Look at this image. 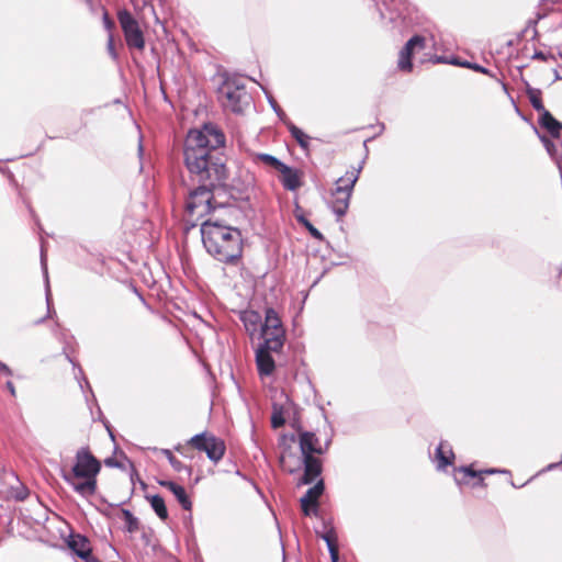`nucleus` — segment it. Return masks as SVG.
I'll list each match as a JSON object with an SVG mask.
<instances>
[{
	"label": "nucleus",
	"mask_w": 562,
	"mask_h": 562,
	"mask_svg": "<svg viewBox=\"0 0 562 562\" xmlns=\"http://www.w3.org/2000/svg\"><path fill=\"white\" fill-rule=\"evenodd\" d=\"M0 371L2 373H4L7 376H12L13 375V372L12 370L9 368V366H7L4 362H2L0 360Z\"/></svg>",
	"instance_id": "37998d69"
},
{
	"label": "nucleus",
	"mask_w": 562,
	"mask_h": 562,
	"mask_svg": "<svg viewBox=\"0 0 562 562\" xmlns=\"http://www.w3.org/2000/svg\"><path fill=\"white\" fill-rule=\"evenodd\" d=\"M561 465H562V459H561Z\"/></svg>",
	"instance_id": "69168bd1"
},
{
	"label": "nucleus",
	"mask_w": 562,
	"mask_h": 562,
	"mask_svg": "<svg viewBox=\"0 0 562 562\" xmlns=\"http://www.w3.org/2000/svg\"><path fill=\"white\" fill-rule=\"evenodd\" d=\"M538 124L546 130L552 138H560L562 132V123L557 120L550 111H546L539 115Z\"/></svg>",
	"instance_id": "aec40b11"
},
{
	"label": "nucleus",
	"mask_w": 562,
	"mask_h": 562,
	"mask_svg": "<svg viewBox=\"0 0 562 562\" xmlns=\"http://www.w3.org/2000/svg\"><path fill=\"white\" fill-rule=\"evenodd\" d=\"M143 150H144L143 145H142V143H139V145H138V154L142 155Z\"/></svg>",
	"instance_id": "052dcab7"
},
{
	"label": "nucleus",
	"mask_w": 562,
	"mask_h": 562,
	"mask_svg": "<svg viewBox=\"0 0 562 562\" xmlns=\"http://www.w3.org/2000/svg\"><path fill=\"white\" fill-rule=\"evenodd\" d=\"M425 37L422 35L412 36L400 50L397 67L402 71L409 72L413 69L412 57L415 48H424Z\"/></svg>",
	"instance_id": "ddd939ff"
},
{
	"label": "nucleus",
	"mask_w": 562,
	"mask_h": 562,
	"mask_svg": "<svg viewBox=\"0 0 562 562\" xmlns=\"http://www.w3.org/2000/svg\"><path fill=\"white\" fill-rule=\"evenodd\" d=\"M450 65H456V66H461V67H465V68H470L476 72H481V74H484V75H488L491 76V70L482 65H479L476 63H471V61H468V60H461L460 58L458 57H452L451 60L449 61Z\"/></svg>",
	"instance_id": "c85d7f7f"
},
{
	"label": "nucleus",
	"mask_w": 562,
	"mask_h": 562,
	"mask_svg": "<svg viewBox=\"0 0 562 562\" xmlns=\"http://www.w3.org/2000/svg\"><path fill=\"white\" fill-rule=\"evenodd\" d=\"M532 59L543 60L548 59L547 55L541 50H536L532 55Z\"/></svg>",
	"instance_id": "a18cd8bd"
},
{
	"label": "nucleus",
	"mask_w": 562,
	"mask_h": 562,
	"mask_svg": "<svg viewBox=\"0 0 562 562\" xmlns=\"http://www.w3.org/2000/svg\"><path fill=\"white\" fill-rule=\"evenodd\" d=\"M5 387H7V390L10 392V394H11L12 396H15V394H16V393H15V386H14V384H13V382H12V381H7V383H5Z\"/></svg>",
	"instance_id": "3c124183"
},
{
	"label": "nucleus",
	"mask_w": 562,
	"mask_h": 562,
	"mask_svg": "<svg viewBox=\"0 0 562 562\" xmlns=\"http://www.w3.org/2000/svg\"><path fill=\"white\" fill-rule=\"evenodd\" d=\"M285 424V418H284V415H283V409L281 406H276L273 407V412H272V415H271V427L273 429H278V428H281L282 426H284Z\"/></svg>",
	"instance_id": "72a5a7b5"
},
{
	"label": "nucleus",
	"mask_w": 562,
	"mask_h": 562,
	"mask_svg": "<svg viewBox=\"0 0 562 562\" xmlns=\"http://www.w3.org/2000/svg\"><path fill=\"white\" fill-rule=\"evenodd\" d=\"M87 4L90 7V10L94 12V1L93 0H86Z\"/></svg>",
	"instance_id": "13d9d810"
},
{
	"label": "nucleus",
	"mask_w": 562,
	"mask_h": 562,
	"mask_svg": "<svg viewBox=\"0 0 562 562\" xmlns=\"http://www.w3.org/2000/svg\"><path fill=\"white\" fill-rule=\"evenodd\" d=\"M323 532L315 530L316 536L322 538L326 542L327 549H329V546H338L337 533L334 526L330 522L323 521Z\"/></svg>",
	"instance_id": "cd10ccee"
},
{
	"label": "nucleus",
	"mask_w": 562,
	"mask_h": 562,
	"mask_svg": "<svg viewBox=\"0 0 562 562\" xmlns=\"http://www.w3.org/2000/svg\"><path fill=\"white\" fill-rule=\"evenodd\" d=\"M526 93H527L530 104L539 113V115L542 114L543 112L548 111L543 105V102L541 99L542 92L540 89L532 88L529 83H527Z\"/></svg>",
	"instance_id": "a878e982"
},
{
	"label": "nucleus",
	"mask_w": 562,
	"mask_h": 562,
	"mask_svg": "<svg viewBox=\"0 0 562 562\" xmlns=\"http://www.w3.org/2000/svg\"><path fill=\"white\" fill-rule=\"evenodd\" d=\"M128 462H130L131 470H132V471H131V481H132V483L134 484V481H136V477H137V480H138L139 477H138L137 471H136V469H135V467H134V463H133L132 461H130V460H128Z\"/></svg>",
	"instance_id": "49530a36"
},
{
	"label": "nucleus",
	"mask_w": 562,
	"mask_h": 562,
	"mask_svg": "<svg viewBox=\"0 0 562 562\" xmlns=\"http://www.w3.org/2000/svg\"><path fill=\"white\" fill-rule=\"evenodd\" d=\"M435 460L437 461V470H445L447 467L453 463L454 453L448 442H439L435 450Z\"/></svg>",
	"instance_id": "412c9836"
},
{
	"label": "nucleus",
	"mask_w": 562,
	"mask_h": 562,
	"mask_svg": "<svg viewBox=\"0 0 562 562\" xmlns=\"http://www.w3.org/2000/svg\"><path fill=\"white\" fill-rule=\"evenodd\" d=\"M164 453L165 456L167 457L170 465L172 467V469L177 472H186L188 475H191L192 473V468L190 465H187L184 463H182L179 459H177L172 452L168 449L164 450Z\"/></svg>",
	"instance_id": "c756f323"
},
{
	"label": "nucleus",
	"mask_w": 562,
	"mask_h": 562,
	"mask_svg": "<svg viewBox=\"0 0 562 562\" xmlns=\"http://www.w3.org/2000/svg\"><path fill=\"white\" fill-rule=\"evenodd\" d=\"M483 471V474H495V473H509L508 470H499V469H485V470H482Z\"/></svg>",
	"instance_id": "de8ad7c7"
},
{
	"label": "nucleus",
	"mask_w": 562,
	"mask_h": 562,
	"mask_svg": "<svg viewBox=\"0 0 562 562\" xmlns=\"http://www.w3.org/2000/svg\"><path fill=\"white\" fill-rule=\"evenodd\" d=\"M102 9V12H103V15H102V20H103V25L105 27V30H108L109 32H111L114 27V21L110 18L108 11L101 7Z\"/></svg>",
	"instance_id": "4c0bfd02"
},
{
	"label": "nucleus",
	"mask_w": 562,
	"mask_h": 562,
	"mask_svg": "<svg viewBox=\"0 0 562 562\" xmlns=\"http://www.w3.org/2000/svg\"><path fill=\"white\" fill-rule=\"evenodd\" d=\"M458 471L472 479L483 474V471H476L472 468V465H462L458 469Z\"/></svg>",
	"instance_id": "c9c22d12"
},
{
	"label": "nucleus",
	"mask_w": 562,
	"mask_h": 562,
	"mask_svg": "<svg viewBox=\"0 0 562 562\" xmlns=\"http://www.w3.org/2000/svg\"><path fill=\"white\" fill-rule=\"evenodd\" d=\"M122 516L126 524L125 530L130 533H134L139 529V520L133 515L130 509H122Z\"/></svg>",
	"instance_id": "7c9ffc66"
},
{
	"label": "nucleus",
	"mask_w": 562,
	"mask_h": 562,
	"mask_svg": "<svg viewBox=\"0 0 562 562\" xmlns=\"http://www.w3.org/2000/svg\"><path fill=\"white\" fill-rule=\"evenodd\" d=\"M454 481H456V483H457V484H459V485H460V484H467V483H468L464 479H459V477H457V476L454 477Z\"/></svg>",
	"instance_id": "bf43d9fd"
},
{
	"label": "nucleus",
	"mask_w": 562,
	"mask_h": 562,
	"mask_svg": "<svg viewBox=\"0 0 562 562\" xmlns=\"http://www.w3.org/2000/svg\"><path fill=\"white\" fill-rule=\"evenodd\" d=\"M108 52L110 54V56L113 58V59H117V53L115 50V47H114V42H113V36L112 34L109 35V40H108Z\"/></svg>",
	"instance_id": "58836bf2"
},
{
	"label": "nucleus",
	"mask_w": 562,
	"mask_h": 562,
	"mask_svg": "<svg viewBox=\"0 0 562 562\" xmlns=\"http://www.w3.org/2000/svg\"><path fill=\"white\" fill-rule=\"evenodd\" d=\"M294 216L299 224H301L308 233L310 235L319 240H325L324 235L321 233L318 228H316L303 214L301 206L296 203L295 210H294Z\"/></svg>",
	"instance_id": "5701e85b"
},
{
	"label": "nucleus",
	"mask_w": 562,
	"mask_h": 562,
	"mask_svg": "<svg viewBox=\"0 0 562 562\" xmlns=\"http://www.w3.org/2000/svg\"><path fill=\"white\" fill-rule=\"evenodd\" d=\"M266 341H261L256 349V364L259 375L268 376L272 374L276 369V361L272 352H280L283 347L272 348L273 345L267 346Z\"/></svg>",
	"instance_id": "9b49d317"
},
{
	"label": "nucleus",
	"mask_w": 562,
	"mask_h": 562,
	"mask_svg": "<svg viewBox=\"0 0 562 562\" xmlns=\"http://www.w3.org/2000/svg\"><path fill=\"white\" fill-rule=\"evenodd\" d=\"M27 496H29V490L23 485L16 487L13 492V497L20 502L25 501L27 498Z\"/></svg>",
	"instance_id": "e433bc0d"
},
{
	"label": "nucleus",
	"mask_w": 562,
	"mask_h": 562,
	"mask_svg": "<svg viewBox=\"0 0 562 562\" xmlns=\"http://www.w3.org/2000/svg\"><path fill=\"white\" fill-rule=\"evenodd\" d=\"M256 158L260 161H262L265 165L279 170L283 161H281L279 158H277L273 155L266 154V153H259L256 155Z\"/></svg>",
	"instance_id": "2f4dec72"
},
{
	"label": "nucleus",
	"mask_w": 562,
	"mask_h": 562,
	"mask_svg": "<svg viewBox=\"0 0 562 562\" xmlns=\"http://www.w3.org/2000/svg\"><path fill=\"white\" fill-rule=\"evenodd\" d=\"M278 171L280 172L279 181L285 190L294 192L302 187L303 172L301 170L283 162Z\"/></svg>",
	"instance_id": "2eb2a0df"
},
{
	"label": "nucleus",
	"mask_w": 562,
	"mask_h": 562,
	"mask_svg": "<svg viewBox=\"0 0 562 562\" xmlns=\"http://www.w3.org/2000/svg\"><path fill=\"white\" fill-rule=\"evenodd\" d=\"M67 546L78 558L87 555L92 551L89 539L81 533H70L67 539Z\"/></svg>",
	"instance_id": "6ab92c4d"
},
{
	"label": "nucleus",
	"mask_w": 562,
	"mask_h": 562,
	"mask_svg": "<svg viewBox=\"0 0 562 562\" xmlns=\"http://www.w3.org/2000/svg\"><path fill=\"white\" fill-rule=\"evenodd\" d=\"M473 487H483L485 486V481L482 475L475 477V482L472 484Z\"/></svg>",
	"instance_id": "09e8293b"
},
{
	"label": "nucleus",
	"mask_w": 562,
	"mask_h": 562,
	"mask_svg": "<svg viewBox=\"0 0 562 562\" xmlns=\"http://www.w3.org/2000/svg\"><path fill=\"white\" fill-rule=\"evenodd\" d=\"M286 128L291 136L296 140L302 150L307 155L310 151V139L311 137L305 134L300 127L293 122H289Z\"/></svg>",
	"instance_id": "b1692460"
},
{
	"label": "nucleus",
	"mask_w": 562,
	"mask_h": 562,
	"mask_svg": "<svg viewBox=\"0 0 562 562\" xmlns=\"http://www.w3.org/2000/svg\"><path fill=\"white\" fill-rule=\"evenodd\" d=\"M299 445L302 456L322 454L319 439L313 431H301L299 434Z\"/></svg>",
	"instance_id": "dca6fc26"
},
{
	"label": "nucleus",
	"mask_w": 562,
	"mask_h": 562,
	"mask_svg": "<svg viewBox=\"0 0 562 562\" xmlns=\"http://www.w3.org/2000/svg\"><path fill=\"white\" fill-rule=\"evenodd\" d=\"M260 339L268 344L267 346L283 347L285 341V329L278 313L273 307L265 310V321L261 322Z\"/></svg>",
	"instance_id": "6e6552de"
},
{
	"label": "nucleus",
	"mask_w": 562,
	"mask_h": 562,
	"mask_svg": "<svg viewBox=\"0 0 562 562\" xmlns=\"http://www.w3.org/2000/svg\"><path fill=\"white\" fill-rule=\"evenodd\" d=\"M226 137L215 124H204L201 130H190L183 144V160L193 184L216 189L228 179L226 156L222 149Z\"/></svg>",
	"instance_id": "f257e3e1"
},
{
	"label": "nucleus",
	"mask_w": 562,
	"mask_h": 562,
	"mask_svg": "<svg viewBox=\"0 0 562 562\" xmlns=\"http://www.w3.org/2000/svg\"><path fill=\"white\" fill-rule=\"evenodd\" d=\"M331 437H333V428L331 426H329V436L327 437V439L325 440V443L324 446L321 445V449H322V454H324L325 452H327L330 443H331Z\"/></svg>",
	"instance_id": "79ce46f5"
},
{
	"label": "nucleus",
	"mask_w": 562,
	"mask_h": 562,
	"mask_svg": "<svg viewBox=\"0 0 562 562\" xmlns=\"http://www.w3.org/2000/svg\"><path fill=\"white\" fill-rule=\"evenodd\" d=\"M328 269H324V271L321 273V276H318L315 281L313 282L312 286H315L319 281L327 273Z\"/></svg>",
	"instance_id": "4d7b16f0"
},
{
	"label": "nucleus",
	"mask_w": 562,
	"mask_h": 562,
	"mask_svg": "<svg viewBox=\"0 0 562 562\" xmlns=\"http://www.w3.org/2000/svg\"><path fill=\"white\" fill-rule=\"evenodd\" d=\"M404 3V0H384L383 4L386 7L387 10L391 11V16L389 18L390 21H394L396 19V15H394V12L400 11V5Z\"/></svg>",
	"instance_id": "f704fd0d"
},
{
	"label": "nucleus",
	"mask_w": 562,
	"mask_h": 562,
	"mask_svg": "<svg viewBox=\"0 0 562 562\" xmlns=\"http://www.w3.org/2000/svg\"><path fill=\"white\" fill-rule=\"evenodd\" d=\"M228 206L226 201L221 200V192L214 188L196 184L188 190L184 210L187 215L201 220L205 216L213 217Z\"/></svg>",
	"instance_id": "20e7f679"
},
{
	"label": "nucleus",
	"mask_w": 562,
	"mask_h": 562,
	"mask_svg": "<svg viewBox=\"0 0 562 562\" xmlns=\"http://www.w3.org/2000/svg\"><path fill=\"white\" fill-rule=\"evenodd\" d=\"M267 100L273 112L285 126L288 125L289 122H292L272 95L267 94Z\"/></svg>",
	"instance_id": "473e14b6"
},
{
	"label": "nucleus",
	"mask_w": 562,
	"mask_h": 562,
	"mask_svg": "<svg viewBox=\"0 0 562 562\" xmlns=\"http://www.w3.org/2000/svg\"><path fill=\"white\" fill-rule=\"evenodd\" d=\"M104 426L109 432V436L111 438L112 441H115V436H114V432H113V429L111 427V425L108 423V422H104Z\"/></svg>",
	"instance_id": "5fc2aeb1"
},
{
	"label": "nucleus",
	"mask_w": 562,
	"mask_h": 562,
	"mask_svg": "<svg viewBox=\"0 0 562 562\" xmlns=\"http://www.w3.org/2000/svg\"><path fill=\"white\" fill-rule=\"evenodd\" d=\"M364 159L359 164L357 168L348 170L345 176L340 177L336 181V187L331 191L333 200L329 203L331 212L338 217L346 215L350 199L353 192L356 182L359 179V175L363 168Z\"/></svg>",
	"instance_id": "423d86ee"
},
{
	"label": "nucleus",
	"mask_w": 562,
	"mask_h": 562,
	"mask_svg": "<svg viewBox=\"0 0 562 562\" xmlns=\"http://www.w3.org/2000/svg\"><path fill=\"white\" fill-rule=\"evenodd\" d=\"M145 498L150 503L153 510L161 520H166L168 518L165 499L159 494L146 495Z\"/></svg>",
	"instance_id": "bb28decb"
},
{
	"label": "nucleus",
	"mask_w": 562,
	"mask_h": 562,
	"mask_svg": "<svg viewBox=\"0 0 562 562\" xmlns=\"http://www.w3.org/2000/svg\"><path fill=\"white\" fill-rule=\"evenodd\" d=\"M104 426L109 432V436L111 438L112 441H115V436H114V432H113V429L111 427V425L108 423V422H104Z\"/></svg>",
	"instance_id": "6e6d98bb"
},
{
	"label": "nucleus",
	"mask_w": 562,
	"mask_h": 562,
	"mask_svg": "<svg viewBox=\"0 0 562 562\" xmlns=\"http://www.w3.org/2000/svg\"><path fill=\"white\" fill-rule=\"evenodd\" d=\"M41 267H42L44 279H45V300H46V305H47V314L44 317H42L35 322V324H37V325L44 323L47 318H52L53 315L55 314V311L53 308V303H52V294H50V286H49V280H48L46 254H45L43 246L41 247Z\"/></svg>",
	"instance_id": "f3484780"
},
{
	"label": "nucleus",
	"mask_w": 562,
	"mask_h": 562,
	"mask_svg": "<svg viewBox=\"0 0 562 562\" xmlns=\"http://www.w3.org/2000/svg\"><path fill=\"white\" fill-rule=\"evenodd\" d=\"M201 239L206 252L216 261L237 266L243 257L244 239L239 228L221 215H213L201 223Z\"/></svg>",
	"instance_id": "f03ea898"
},
{
	"label": "nucleus",
	"mask_w": 562,
	"mask_h": 562,
	"mask_svg": "<svg viewBox=\"0 0 562 562\" xmlns=\"http://www.w3.org/2000/svg\"><path fill=\"white\" fill-rule=\"evenodd\" d=\"M194 226H196V223H195V222H193V223H191V224H190V227H194Z\"/></svg>",
	"instance_id": "0e129e2a"
},
{
	"label": "nucleus",
	"mask_w": 562,
	"mask_h": 562,
	"mask_svg": "<svg viewBox=\"0 0 562 562\" xmlns=\"http://www.w3.org/2000/svg\"><path fill=\"white\" fill-rule=\"evenodd\" d=\"M246 330L250 334L257 331L258 327H261V314L254 310H246L240 313L239 316Z\"/></svg>",
	"instance_id": "4be33fe9"
},
{
	"label": "nucleus",
	"mask_w": 562,
	"mask_h": 562,
	"mask_svg": "<svg viewBox=\"0 0 562 562\" xmlns=\"http://www.w3.org/2000/svg\"><path fill=\"white\" fill-rule=\"evenodd\" d=\"M221 200L226 201L228 203V206H226L224 210H228V211L233 210L234 204L232 203L231 199H228V194H222Z\"/></svg>",
	"instance_id": "8fccbe9b"
},
{
	"label": "nucleus",
	"mask_w": 562,
	"mask_h": 562,
	"mask_svg": "<svg viewBox=\"0 0 562 562\" xmlns=\"http://www.w3.org/2000/svg\"><path fill=\"white\" fill-rule=\"evenodd\" d=\"M138 481H139V483H140V485H142V487H143V488H146V487H147V485H146V483H145L144 481H142L140 479H138Z\"/></svg>",
	"instance_id": "680f3d73"
},
{
	"label": "nucleus",
	"mask_w": 562,
	"mask_h": 562,
	"mask_svg": "<svg viewBox=\"0 0 562 562\" xmlns=\"http://www.w3.org/2000/svg\"><path fill=\"white\" fill-rule=\"evenodd\" d=\"M368 140H369V139L364 140V143H363V146H364V149H366V156L368 155V147H367V142H368Z\"/></svg>",
	"instance_id": "e2e57ef3"
},
{
	"label": "nucleus",
	"mask_w": 562,
	"mask_h": 562,
	"mask_svg": "<svg viewBox=\"0 0 562 562\" xmlns=\"http://www.w3.org/2000/svg\"><path fill=\"white\" fill-rule=\"evenodd\" d=\"M560 465H561V461L550 463V464H548V465L542 470V472L552 471L553 469H557V468H558V467H560Z\"/></svg>",
	"instance_id": "864d4df0"
},
{
	"label": "nucleus",
	"mask_w": 562,
	"mask_h": 562,
	"mask_svg": "<svg viewBox=\"0 0 562 562\" xmlns=\"http://www.w3.org/2000/svg\"><path fill=\"white\" fill-rule=\"evenodd\" d=\"M104 464L110 468H117V469H124V465L115 460L114 458L110 457L104 460Z\"/></svg>",
	"instance_id": "a19ab883"
},
{
	"label": "nucleus",
	"mask_w": 562,
	"mask_h": 562,
	"mask_svg": "<svg viewBox=\"0 0 562 562\" xmlns=\"http://www.w3.org/2000/svg\"><path fill=\"white\" fill-rule=\"evenodd\" d=\"M280 465L284 471L293 474L303 468V475L299 484L308 485L316 481L323 472V462L315 456H302L297 458L294 453L289 452L280 457Z\"/></svg>",
	"instance_id": "0eeeda50"
},
{
	"label": "nucleus",
	"mask_w": 562,
	"mask_h": 562,
	"mask_svg": "<svg viewBox=\"0 0 562 562\" xmlns=\"http://www.w3.org/2000/svg\"><path fill=\"white\" fill-rule=\"evenodd\" d=\"M221 77L223 80L217 88V94L223 106L236 114L244 113L252 102V97L247 91L244 79L226 71Z\"/></svg>",
	"instance_id": "39448f33"
},
{
	"label": "nucleus",
	"mask_w": 562,
	"mask_h": 562,
	"mask_svg": "<svg viewBox=\"0 0 562 562\" xmlns=\"http://www.w3.org/2000/svg\"><path fill=\"white\" fill-rule=\"evenodd\" d=\"M330 562H339L338 546H329L328 549Z\"/></svg>",
	"instance_id": "ea45409f"
},
{
	"label": "nucleus",
	"mask_w": 562,
	"mask_h": 562,
	"mask_svg": "<svg viewBox=\"0 0 562 562\" xmlns=\"http://www.w3.org/2000/svg\"><path fill=\"white\" fill-rule=\"evenodd\" d=\"M117 19L127 46L137 49H143L145 47L144 35L138 22L133 16V14L126 9H123L119 11Z\"/></svg>",
	"instance_id": "9d476101"
},
{
	"label": "nucleus",
	"mask_w": 562,
	"mask_h": 562,
	"mask_svg": "<svg viewBox=\"0 0 562 562\" xmlns=\"http://www.w3.org/2000/svg\"><path fill=\"white\" fill-rule=\"evenodd\" d=\"M325 492V483L323 479L316 481V483L310 487L306 493L301 497L300 504L304 516H317L319 513V497Z\"/></svg>",
	"instance_id": "f8f14e48"
},
{
	"label": "nucleus",
	"mask_w": 562,
	"mask_h": 562,
	"mask_svg": "<svg viewBox=\"0 0 562 562\" xmlns=\"http://www.w3.org/2000/svg\"><path fill=\"white\" fill-rule=\"evenodd\" d=\"M100 470L101 462L88 447H82L76 452L71 472L61 471V477L80 496L89 497L97 491V475Z\"/></svg>",
	"instance_id": "7ed1b4c3"
},
{
	"label": "nucleus",
	"mask_w": 562,
	"mask_h": 562,
	"mask_svg": "<svg viewBox=\"0 0 562 562\" xmlns=\"http://www.w3.org/2000/svg\"><path fill=\"white\" fill-rule=\"evenodd\" d=\"M215 190L221 192V195L228 194V199L232 202H246L249 200V187L237 179H234L231 184L223 181L218 183Z\"/></svg>",
	"instance_id": "4468645a"
},
{
	"label": "nucleus",
	"mask_w": 562,
	"mask_h": 562,
	"mask_svg": "<svg viewBox=\"0 0 562 562\" xmlns=\"http://www.w3.org/2000/svg\"><path fill=\"white\" fill-rule=\"evenodd\" d=\"M83 562H101L98 558L92 554L90 551L87 555L80 558Z\"/></svg>",
	"instance_id": "c03bdc74"
},
{
	"label": "nucleus",
	"mask_w": 562,
	"mask_h": 562,
	"mask_svg": "<svg viewBox=\"0 0 562 562\" xmlns=\"http://www.w3.org/2000/svg\"><path fill=\"white\" fill-rule=\"evenodd\" d=\"M66 359L72 364L74 367V374L76 380L78 381V384L82 392H86V389L90 392L92 400L95 402V396L93 394V391L90 386V383L88 379L86 378L82 368L79 363H77L69 355L66 353Z\"/></svg>",
	"instance_id": "393cba45"
},
{
	"label": "nucleus",
	"mask_w": 562,
	"mask_h": 562,
	"mask_svg": "<svg viewBox=\"0 0 562 562\" xmlns=\"http://www.w3.org/2000/svg\"><path fill=\"white\" fill-rule=\"evenodd\" d=\"M450 60H451V58L448 59V57H446V56H436L434 61L437 64H450L449 63Z\"/></svg>",
	"instance_id": "603ef678"
},
{
	"label": "nucleus",
	"mask_w": 562,
	"mask_h": 562,
	"mask_svg": "<svg viewBox=\"0 0 562 562\" xmlns=\"http://www.w3.org/2000/svg\"><path fill=\"white\" fill-rule=\"evenodd\" d=\"M189 445L199 451L206 453L209 460L217 463L225 453L226 447L222 439L206 431L200 432L191 437Z\"/></svg>",
	"instance_id": "1a4fd4ad"
},
{
	"label": "nucleus",
	"mask_w": 562,
	"mask_h": 562,
	"mask_svg": "<svg viewBox=\"0 0 562 562\" xmlns=\"http://www.w3.org/2000/svg\"><path fill=\"white\" fill-rule=\"evenodd\" d=\"M158 484L162 487L168 488L175 495L182 509L189 512L192 509V502L183 486L169 480H159Z\"/></svg>",
	"instance_id": "a211bd4d"
}]
</instances>
